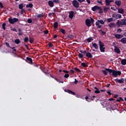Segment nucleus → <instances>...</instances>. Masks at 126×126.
<instances>
[{"mask_svg": "<svg viewBox=\"0 0 126 126\" xmlns=\"http://www.w3.org/2000/svg\"><path fill=\"white\" fill-rule=\"evenodd\" d=\"M23 7H24V5L23 3H20L19 4V9H23Z\"/></svg>", "mask_w": 126, "mask_h": 126, "instance_id": "29", "label": "nucleus"}, {"mask_svg": "<svg viewBox=\"0 0 126 126\" xmlns=\"http://www.w3.org/2000/svg\"><path fill=\"white\" fill-rule=\"evenodd\" d=\"M21 11L20 12L21 13V14H23V13H24V12L25 11V9H21Z\"/></svg>", "mask_w": 126, "mask_h": 126, "instance_id": "50", "label": "nucleus"}, {"mask_svg": "<svg viewBox=\"0 0 126 126\" xmlns=\"http://www.w3.org/2000/svg\"><path fill=\"white\" fill-rule=\"evenodd\" d=\"M63 72H64V73H68L69 72L68 71L65 70H63Z\"/></svg>", "mask_w": 126, "mask_h": 126, "instance_id": "58", "label": "nucleus"}, {"mask_svg": "<svg viewBox=\"0 0 126 126\" xmlns=\"http://www.w3.org/2000/svg\"><path fill=\"white\" fill-rule=\"evenodd\" d=\"M52 15H53V14H52V13H49L48 14V16H49V17H52Z\"/></svg>", "mask_w": 126, "mask_h": 126, "instance_id": "62", "label": "nucleus"}, {"mask_svg": "<svg viewBox=\"0 0 126 126\" xmlns=\"http://www.w3.org/2000/svg\"><path fill=\"white\" fill-rule=\"evenodd\" d=\"M94 93H95L96 94H99V93H100V91H99L97 89V90H96L94 91Z\"/></svg>", "mask_w": 126, "mask_h": 126, "instance_id": "52", "label": "nucleus"}, {"mask_svg": "<svg viewBox=\"0 0 126 126\" xmlns=\"http://www.w3.org/2000/svg\"><path fill=\"white\" fill-rule=\"evenodd\" d=\"M48 45L49 48H53V46H54V45L51 42H49Z\"/></svg>", "mask_w": 126, "mask_h": 126, "instance_id": "44", "label": "nucleus"}, {"mask_svg": "<svg viewBox=\"0 0 126 126\" xmlns=\"http://www.w3.org/2000/svg\"><path fill=\"white\" fill-rule=\"evenodd\" d=\"M72 4L75 8H78L79 7V2L76 0H73L72 1Z\"/></svg>", "mask_w": 126, "mask_h": 126, "instance_id": "6", "label": "nucleus"}, {"mask_svg": "<svg viewBox=\"0 0 126 126\" xmlns=\"http://www.w3.org/2000/svg\"><path fill=\"white\" fill-rule=\"evenodd\" d=\"M120 41L121 43L123 44H126V38H122L121 40Z\"/></svg>", "mask_w": 126, "mask_h": 126, "instance_id": "24", "label": "nucleus"}, {"mask_svg": "<svg viewBox=\"0 0 126 126\" xmlns=\"http://www.w3.org/2000/svg\"><path fill=\"white\" fill-rule=\"evenodd\" d=\"M118 13H121V14H124V13H125V10H124V9L122 8H119Z\"/></svg>", "mask_w": 126, "mask_h": 126, "instance_id": "20", "label": "nucleus"}, {"mask_svg": "<svg viewBox=\"0 0 126 126\" xmlns=\"http://www.w3.org/2000/svg\"><path fill=\"white\" fill-rule=\"evenodd\" d=\"M98 13H103V9L99 7V8L98 9Z\"/></svg>", "mask_w": 126, "mask_h": 126, "instance_id": "41", "label": "nucleus"}, {"mask_svg": "<svg viewBox=\"0 0 126 126\" xmlns=\"http://www.w3.org/2000/svg\"><path fill=\"white\" fill-rule=\"evenodd\" d=\"M24 41L25 43H27V42L29 41V38H28V37H26L24 38Z\"/></svg>", "mask_w": 126, "mask_h": 126, "instance_id": "35", "label": "nucleus"}, {"mask_svg": "<svg viewBox=\"0 0 126 126\" xmlns=\"http://www.w3.org/2000/svg\"><path fill=\"white\" fill-rule=\"evenodd\" d=\"M43 13L39 14L38 15H37L38 18H41V17H43Z\"/></svg>", "mask_w": 126, "mask_h": 126, "instance_id": "48", "label": "nucleus"}, {"mask_svg": "<svg viewBox=\"0 0 126 126\" xmlns=\"http://www.w3.org/2000/svg\"><path fill=\"white\" fill-rule=\"evenodd\" d=\"M115 4L117 5V6H121V4H122V1L121 0H117L115 2Z\"/></svg>", "mask_w": 126, "mask_h": 126, "instance_id": "19", "label": "nucleus"}, {"mask_svg": "<svg viewBox=\"0 0 126 126\" xmlns=\"http://www.w3.org/2000/svg\"><path fill=\"white\" fill-rule=\"evenodd\" d=\"M67 38H69V39H73L74 38V36L72 34H69L67 35Z\"/></svg>", "mask_w": 126, "mask_h": 126, "instance_id": "33", "label": "nucleus"}, {"mask_svg": "<svg viewBox=\"0 0 126 126\" xmlns=\"http://www.w3.org/2000/svg\"><path fill=\"white\" fill-rule=\"evenodd\" d=\"M98 44L99 45V48H102V47H105V44H104V43H103L101 41V40H99Z\"/></svg>", "mask_w": 126, "mask_h": 126, "instance_id": "21", "label": "nucleus"}, {"mask_svg": "<svg viewBox=\"0 0 126 126\" xmlns=\"http://www.w3.org/2000/svg\"><path fill=\"white\" fill-rule=\"evenodd\" d=\"M11 31H13L14 32H17V30H16V29L15 28L11 29Z\"/></svg>", "mask_w": 126, "mask_h": 126, "instance_id": "55", "label": "nucleus"}, {"mask_svg": "<svg viewBox=\"0 0 126 126\" xmlns=\"http://www.w3.org/2000/svg\"><path fill=\"white\" fill-rule=\"evenodd\" d=\"M114 36L115 38H116V39H122V38L124 37V35H123V34H116V33L114 34Z\"/></svg>", "mask_w": 126, "mask_h": 126, "instance_id": "11", "label": "nucleus"}, {"mask_svg": "<svg viewBox=\"0 0 126 126\" xmlns=\"http://www.w3.org/2000/svg\"><path fill=\"white\" fill-rule=\"evenodd\" d=\"M115 81L118 82V83H124L125 82V79L123 78L120 79H115Z\"/></svg>", "mask_w": 126, "mask_h": 126, "instance_id": "12", "label": "nucleus"}, {"mask_svg": "<svg viewBox=\"0 0 126 126\" xmlns=\"http://www.w3.org/2000/svg\"><path fill=\"white\" fill-rule=\"evenodd\" d=\"M97 21H98V22H99L100 24H102V25L105 24V22H104L103 20H98Z\"/></svg>", "mask_w": 126, "mask_h": 126, "instance_id": "38", "label": "nucleus"}, {"mask_svg": "<svg viewBox=\"0 0 126 126\" xmlns=\"http://www.w3.org/2000/svg\"><path fill=\"white\" fill-rule=\"evenodd\" d=\"M53 3H60L61 2V1L60 0H53Z\"/></svg>", "mask_w": 126, "mask_h": 126, "instance_id": "40", "label": "nucleus"}, {"mask_svg": "<svg viewBox=\"0 0 126 126\" xmlns=\"http://www.w3.org/2000/svg\"><path fill=\"white\" fill-rule=\"evenodd\" d=\"M60 32H62V34H65V30H63V29H60Z\"/></svg>", "mask_w": 126, "mask_h": 126, "instance_id": "36", "label": "nucleus"}, {"mask_svg": "<svg viewBox=\"0 0 126 126\" xmlns=\"http://www.w3.org/2000/svg\"><path fill=\"white\" fill-rule=\"evenodd\" d=\"M74 70H75L77 71V72H80L81 71H80V69L78 68L77 67H75L73 68Z\"/></svg>", "mask_w": 126, "mask_h": 126, "instance_id": "39", "label": "nucleus"}, {"mask_svg": "<svg viewBox=\"0 0 126 126\" xmlns=\"http://www.w3.org/2000/svg\"><path fill=\"white\" fill-rule=\"evenodd\" d=\"M92 46L93 47V48H95V50H98L99 49V46H98L97 43L92 42Z\"/></svg>", "mask_w": 126, "mask_h": 126, "instance_id": "18", "label": "nucleus"}, {"mask_svg": "<svg viewBox=\"0 0 126 126\" xmlns=\"http://www.w3.org/2000/svg\"><path fill=\"white\" fill-rule=\"evenodd\" d=\"M106 6H110L111 2H114V0H105Z\"/></svg>", "mask_w": 126, "mask_h": 126, "instance_id": "8", "label": "nucleus"}, {"mask_svg": "<svg viewBox=\"0 0 126 126\" xmlns=\"http://www.w3.org/2000/svg\"><path fill=\"white\" fill-rule=\"evenodd\" d=\"M112 17L117 20V19H120L122 17V15L120 14H113Z\"/></svg>", "mask_w": 126, "mask_h": 126, "instance_id": "7", "label": "nucleus"}, {"mask_svg": "<svg viewBox=\"0 0 126 126\" xmlns=\"http://www.w3.org/2000/svg\"><path fill=\"white\" fill-rule=\"evenodd\" d=\"M64 77L65 78H68V77H69V74H65Z\"/></svg>", "mask_w": 126, "mask_h": 126, "instance_id": "49", "label": "nucleus"}, {"mask_svg": "<svg viewBox=\"0 0 126 126\" xmlns=\"http://www.w3.org/2000/svg\"><path fill=\"white\" fill-rule=\"evenodd\" d=\"M99 8L100 7L98 6L97 5H95L92 7V10H93V11H96V10H99Z\"/></svg>", "mask_w": 126, "mask_h": 126, "instance_id": "17", "label": "nucleus"}, {"mask_svg": "<svg viewBox=\"0 0 126 126\" xmlns=\"http://www.w3.org/2000/svg\"><path fill=\"white\" fill-rule=\"evenodd\" d=\"M44 34H48L49 33V31L46 30L44 32Z\"/></svg>", "mask_w": 126, "mask_h": 126, "instance_id": "63", "label": "nucleus"}, {"mask_svg": "<svg viewBox=\"0 0 126 126\" xmlns=\"http://www.w3.org/2000/svg\"><path fill=\"white\" fill-rule=\"evenodd\" d=\"M78 57H79V59H82V58H83L84 57V55L81 54V53L79 54Z\"/></svg>", "mask_w": 126, "mask_h": 126, "instance_id": "37", "label": "nucleus"}, {"mask_svg": "<svg viewBox=\"0 0 126 126\" xmlns=\"http://www.w3.org/2000/svg\"><path fill=\"white\" fill-rule=\"evenodd\" d=\"M15 44L18 45V44L20 43V40H19V39H16V40H15Z\"/></svg>", "mask_w": 126, "mask_h": 126, "instance_id": "34", "label": "nucleus"}, {"mask_svg": "<svg viewBox=\"0 0 126 126\" xmlns=\"http://www.w3.org/2000/svg\"><path fill=\"white\" fill-rule=\"evenodd\" d=\"M114 51L117 54H120V53H121V50H120V49L119 48H118L117 46L114 47Z\"/></svg>", "mask_w": 126, "mask_h": 126, "instance_id": "15", "label": "nucleus"}, {"mask_svg": "<svg viewBox=\"0 0 126 126\" xmlns=\"http://www.w3.org/2000/svg\"><path fill=\"white\" fill-rule=\"evenodd\" d=\"M109 27L110 28H114V27H115V23H110Z\"/></svg>", "mask_w": 126, "mask_h": 126, "instance_id": "31", "label": "nucleus"}, {"mask_svg": "<svg viewBox=\"0 0 126 126\" xmlns=\"http://www.w3.org/2000/svg\"><path fill=\"white\" fill-rule=\"evenodd\" d=\"M110 7H104L103 8V11L105 13H107L108 12V11L109 10Z\"/></svg>", "mask_w": 126, "mask_h": 126, "instance_id": "22", "label": "nucleus"}, {"mask_svg": "<svg viewBox=\"0 0 126 126\" xmlns=\"http://www.w3.org/2000/svg\"><path fill=\"white\" fill-rule=\"evenodd\" d=\"M26 60H25V61L27 63H30V64H32L33 63V62L32 61V58L27 57Z\"/></svg>", "mask_w": 126, "mask_h": 126, "instance_id": "10", "label": "nucleus"}, {"mask_svg": "<svg viewBox=\"0 0 126 126\" xmlns=\"http://www.w3.org/2000/svg\"><path fill=\"white\" fill-rule=\"evenodd\" d=\"M10 49H11L13 51V52H16V49H15V47H10Z\"/></svg>", "mask_w": 126, "mask_h": 126, "instance_id": "51", "label": "nucleus"}, {"mask_svg": "<svg viewBox=\"0 0 126 126\" xmlns=\"http://www.w3.org/2000/svg\"><path fill=\"white\" fill-rule=\"evenodd\" d=\"M65 92H67L68 94H71V95H75V93L72 92V91H70L69 90H65Z\"/></svg>", "mask_w": 126, "mask_h": 126, "instance_id": "14", "label": "nucleus"}, {"mask_svg": "<svg viewBox=\"0 0 126 126\" xmlns=\"http://www.w3.org/2000/svg\"><path fill=\"white\" fill-rule=\"evenodd\" d=\"M54 79H55V80H56V81H57V82H59V83H63V82H62L61 81H60V79H57V78H54Z\"/></svg>", "mask_w": 126, "mask_h": 126, "instance_id": "47", "label": "nucleus"}, {"mask_svg": "<svg viewBox=\"0 0 126 126\" xmlns=\"http://www.w3.org/2000/svg\"><path fill=\"white\" fill-rule=\"evenodd\" d=\"M5 45L6 46V47H8V48H11V47H10V46H9V43H7V42H5Z\"/></svg>", "mask_w": 126, "mask_h": 126, "instance_id": "54", "label": "nucleus"}, {"mask_svg": "<svg viewBox=\"0 0 126 126\" xmlns=\"http://www.w3.org/2000/svg\"><path fill=\"white\" fill-rule=\"evenodd\" d=\"M59 25V23H58V22H56L54 23V28L55 29H57V28H58Z\"/></svg>", "mask_w": 126, "mask_h": 126, "instance_id": "25", "label": "nucleus"}, {"mask_svg": "<svg viewBox=\"0 0 126 126\" xmlns=\"http://www.w3.org/2000/svg\"><path fill=\"white\" fill-rule=\"evenodd\" d=\"M26 7L27 8H28L29 7H30V8H32V7H33V4L32 3H30L26 5Z\"/></svg>", "mask_w": 126, "mask_h": 126, "instance_id": "23", "label": "nucleus"}, {"mask_svg": "<svg viewBox=\"0 0 126 126\" xmlns=\"http://www.w3.org/2000/svg\"><path fill=\"white\" fill-rule=\"evenodd\" d=\"M80 52L81 53V54H84V55L86 54V57H87V58H89V59H92V58H93L92 54L89 52L86 51V50H80Z\"/></svg>", "mask_w": 126, "mask_h": 126, "instance_id": "3", "label": "nucleus"}, {"mask_svg": "<svg viewBox=\"0 0 126 126\" xmlns=\"http://www.w3.org/2000/svg\"><path fill=\"white\" fill-rule=\"evenodd\" d=\"M0 7L1 8H3V5H2V3H1V2H0Z\"/></svg>", "mask_w": 126, "mask_h": 126, "instance_id": "59", "label": "nucleus"}, {"mask_svg": "<svg viewBox=\"0 0 126 126\" xmlns=\"http://www.w3.org/2000/svg\"><path fill=\"white\" fill-rule=\"evenodd\" d=\"M87 42H88L89 43H91V42H92V41H93V38H92V37H89L87 39Z\"/></svg>", "mask_w": 126, "mask_h": 126, "instance_id": "32", "label": "nucleus"}, {"mask_svg": "<svg viewBox=\"0 0 126 126\" xmlns=\"http://www.w3.org/2000/svg\"><path fill=\"white\" fill-rule=\"evenodd\" d=\"M109 70H111V69L106 68L105 70H102V72H103V74H104V75H107L108 74V72L110 73Z\"/></svg>", "mask_w": 126, "mask_h": 126, "instance_id": "9", "label": "nucleus"}, {"mask_svg": "<svg viewBox=\"0 0 126 126\" xmlns=\"http://www.w3.org/2000/svg\"><path fill=\"white\" fill-rule=\"evenodd\" d=\"M73 15H74V12L71 11L69 14V18H70V19H72L73 18Z\"/></svg>", "mask_w": 126, "mask_h": 126, "instance_id": "16", "label": "nucleus"}, {"mask_svg": "<svg viewBox=\"0 0 126 126\" xmlns=\"http://www.w3.org/2000/svg\"><path fill=\"white\" fill-rule=\"evenodd\" d=\"M33 42H34V38L31 37L30 38V42L31 43V44H32V43H33Z\"/></svg>", "mask_w": 126, "mask_h": 126, "instance_id": "45", "label": "nucleus"}, {"mask_svg": "<svg viewBox=\"0 0 126 126\" xmlns=\"http://www.w3.org/2000/svg\"><path fill=\"white\" fill-rule=\"evenodd\" d=\"M70 71L71 73H75V71L72 69L70 70Z\"/></svg>", "mask_w": 126, "mask_h": 126, "instance_id": "64", "label": "nucleus"}, {"mask_svg": "<svg viewBox=\"0 0 126 126\" xmlns=\"http://www.w3.org/2000/svg\"><path fill=\"white\" fill-rule=\"evenodd\" d=\"M116 25H117L118 27H121V26H126V19H123L120 21L119 20H117V22L116 23Z\"/></svg>", "mask_w": 126, "mask_h": 126, "instance_id": "2", "label": "nucleus"}, {"mask_svg": "<svg viewBox=\"0 0 126 126\" xmlns=\"http://www.w3.org/2000/svg\"><path fill=\"white\" fill-rule=\"evenodd\" d=\"M109 74H112L114 77H117L118 75H121L122 72L120 71H115L114 69H110V70H109Z\"/></svg>", "mask_w": 126, "mask_h": 126, "instance_id": "1", "label": "nucleus"}, {"mask_svg": "<svg viewBox=\"0 0 126 126\" xmlns=\"http://www.w3.org/2000/svg\"><path fill=\"white\" fill-rule=\"evenodd\" d=\"M121 64H123V65H126V59H123L121 61Z\"/></svg>", "mask_w": 126, "mask_h": 126, "instance_id": "26", "label": "nucleus"}, {"mask_svg": "<svg viewBox=\"0 0 126 126\" xmlns=\"http://www.w3.org/2000/svg\"><path fill=\"white\" fill-rule=\"evenodd\" d=\"M81 65H82V66L83 67H87V66H88L86 63H82Z\"/></svg>", "mask_w": 126, "mask_h": 126, "instance_id": "28", "label": "nucleus"}, {"mask_svg": "<svg viewBox=\"0 0 126 126\" xmlns=\"http://www.w3.org/2000/svg\"><path fill=\"white\" fill-rule=\"evenodd\" d=\"M5 26H6V24L5 23H3L2 25V28L3 30H6Z\"/></svg>", "mask_w": 126, "mask_h": 126, "instance_id": "30", "label": "nucleus"}, {"mask_svg": "<svg viewBox=\"0 0 126 126\" xmlns=\"http://www.w3.org/2000/svg\"><path fill=\"white\" fill-rule=\"evenodd\" d=\"M107 20L108 22L110 23V22H112V21H113V20H114L113 19V18H108Z\"/></svg>", "mask_w": 126, "mask_h": 126, "instance_id": "42", "label": "nucleus"}, {"mask_svg": "<svg viewBox=\"0 0 126 126\" xmlns=\"http://www.w3.org/2000/svg\"><path fill=\"white\" fill-rule=\"evenodd\" d=\"M27 22L29 23H32V20L31 19H28Z\"/></svg>", "mask_w": 126, "mask_h": 126, "instance_id": "53", "label": "nucleus"}, {"mask_svg": "<svg viewBox=\"0 0 126 126\" xmlns=\"http://www.w3.org/2000/svg\"><path fill=\"white\" fill-rule=\"evenodd\" d=\"M78 1H79V2H80L81 3V2H84V1H85V0H77Z\"/></svg>", "mask_w": 126, "mask_h": 126, "instance_id": "61", "label": "nucleus"}, {"mask_svg": "<svg viewBox=\"0 0 126 126\" xmlns=\"http://www.w3.org/2000/svg\"><path fill=\"white\" fill-rule=\"evenodd\" d=\"M95 25H96V26H97L98 25H100L99 22L97 21V22H96V23H95Z\"/></svg>", "mask_w": 126, "mask_h": 126, "instance_id": "57", "label": "nucleus"}, {"mask_svg": "<svg viewBox=\"0 0 126 126\" xmlns=\"http://www.w3.org/2000/svg\"><path fill=\"white\" fill-rule=\"evenodd\" d=\"M122 31H123V30H122V29H121V28H119L117 30V32H120V33H121V32H122Z\"/></svg>", "mask_w": 126, "mask_h": 126, "instance_id": "56", "label": "nucleus"}, {"mask_svg": "<svg viewBox=\"0 0 126 126\" xmlns=\"http://www.w3.org/2000/svg\"><path fill=\"white\" fill-rule=\"evenodd\" d=\"M48 4L50 7H54V5H55V4H54V1L53 0H49L48 2Z\"/></svg>", "mask_w": 126, "mask_h": 126, "instance_id": "13", "label": "nucleus"}, {"mask_svg": "<svg viewBox=\"0 0 126 126\" xmlns=\"http://www.w3.org/2000/svg\"><path fill=\"white\" fill-rule=\"evenodd\" d=\"M18 20V19L16 18L8 19V22H9V23H10V24H14L16 22H17Z\"/></svg>", "mask_w": 126, "mask_h": 126, "instance_id": "5", "label": "nucleus"}, {"mask_svg": "<svg viewBox=\"0 0 126 126\" xmlns=\"http://www.w3.org/2000/svg\"><path fill=\"white\" fill-rule=\"evenodd\" d=\"M100 31H101L102 35H106V32H104L102 30H98V32H100Z\"/></svg>", "mask_w": 126, "mask_h": 126, "instance_id": "46", "label": "nucleus"}, {"mask_svg": "<svg viewBox=\"0 0 126 126\" xmlns=\"http://www.w3.org/2000/svg\"><path fill=\"white\" fill-rule=\"evenodd\" d=\"M85 99H86V101H88V102H91V99H90L89 97L86 96Z\"/></svg>", "mask_w": 126, "mask_h": 126, "instance_id": "43", "label": "nucleus"}, {"mask_svg": "<svg viewBox=\"0 0 126 126\" xmlns=\"http://www.w3.org/2000/svg\"><path fill=\"white\" fill-rule=\"evenodd\" d=\"M91 23H94V19H93V18H91V20L89 19H87L86 20V25L88 27L91 26Z\"/></svg>", "mask_w": 126, "mask_h": 126, "instance_id": "4", "label": "nucleus"}, {"mask_svg": "<svg viewBox=\"0 0 126 126\" xmlns=\"http://www.w3.org/2000/svg\"><path fill=\"white\" fill-rule=\"evenodd\" d=\"M105 49H106L105 47H99V50L101 53H104L105 52Z\"/></svg>", "mask_w": 126, "mask_h": 126, "instance_id": "27", "label": "nucleus"}, {"mask_svg": "<svg viewBox=\"0 0 126 126\" xmlns=\"http://www.w3.org/2000/svg\"><path fill=\"white\" fill-rule=\"evenodd\" d=\"M18 35L19 36H22V35H23V33H22L21 32H19Z\"/></svg>", "mask_w": 126, "mask_h": 126, "instance_id": "60", "label": "nucleus"}]
</instances>
